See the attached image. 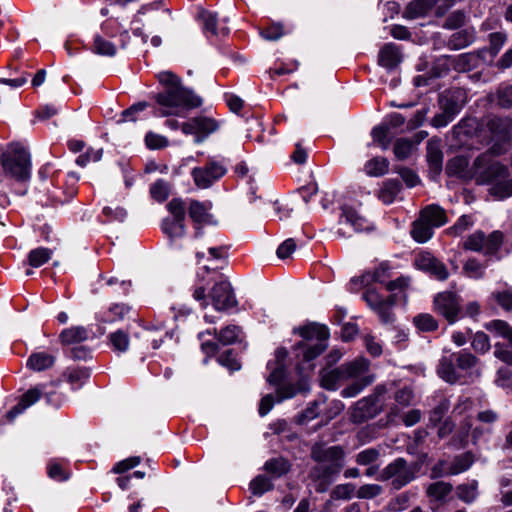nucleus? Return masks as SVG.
<instances>
[{"instance_id": "obj_14", "label": "nucleus", "mask_w": 512, "mask_h": 512, "mask_svg": "<svg viewBox=\"0 0 512 512\" xmlns=\"http://www.w3.org/2000/svg\"><path fill=\"white\" fill-rule=\"evenodd\" d=\"M218 129V123L210 117L197 116L182 123L181 130L186 135H194L195 142L201 143Z\"/></svg>"}, {"instance_id": "obj_13", "label": "nucleus", "mask_w": 512, "mask_h": 512, "mask_svg": "<svg viewBox=\"0 0 512 512\" xmlns=\"http://www.w3.org/2000/svg\"><path fill=\"white\" fill-rule=\"evenodd\" d=\"M226 171L223 163L209 160L205 166L192 169L191 176L198 188L206 189L223 177Z\"/></svg>"}, {"instance_id": "obj_33", "label": "nucleus", "mask_w": 512, "mask_h": 512, "mask_svg": "<svg viewBox=\"0 0 512 512\" xmlns=\"http://www.w3.org/2000/svg\"><path fill=\"white\" fill-rule=\"evenodd\" d=\"M433 233L434 228L425 221L422 216H419V218L413 222L411 236L416 242H427L433 236Z\"/></svg>"}, {"instance_id": "obj_63", "label": "nucleus", "mask_w": 512, "mask_h": 512, "mask_svg": "<svg viewBox=\"0 0 512 512\" xmlns=\"http://www.w3.org/2000/svg\"><path fill=\"white\" fill-rule=\"evenodd\" d=\"M383 492V487L378 484H364L356 491V497L359 499H373Z\"/></svg>"}, {"instance_id": "obj_62", "label": "nucleus", "mask_w": 512, "mask_h": 512, "mask_svg": "<svg viewBox=\"0 0 512 512\" xmlns=\"http://www.w3.org/2000/svg\"><path fill=\"white\" fill-rule=\"evenodd\" d=\"M148 107V103L146 102H138L133 104L131 107L125 109L121 113V118L118 120V123H124L127 121L135 122L137 120V115L144 111Z\"/></svg>"}, {"instance_id": "obj_51", "label": "nucleus", "mask_w": 512, "mask_h": 512, "mask_svg": "<svg viewBox=\"0 0 512 512\" xmlns=\"http://www.w3.org/2000/svg\"><path fill=\"white\" fill-rule=\"evenodd\" d=\"M450 408V403L447 399H442L430 412L428 418V426L435 427L443 421L445 414Z\"/></svg>"}, {"instance_id": "obj_35", "label": "nucleus", "mask_w": 512, "mask_h": 512, "mask_svg": "<svg viewBox=\"0 0 512 512\" xmlns=\"http://www.w3.org/2000/svg\"><path fill=\"white\" fill-rule=\"evenodd\" d=\"M64 375L73 389H79L89 379L91 373L86 367H76L68 368Z\"/></svg>"}, {"instance_id": "obj_17", "label": "nucleus", "mask_w": 512, "mask_h": 512, "mask_svg": "<svg viewBox=\"0 0 512 512\" xmlns=\"http://www.w3.org/2000/svg\"><path fill=\"white\" fill-rule=\"evenodd\" d=\"M209 296L217 311H226L238 304L232 286L230 282L226 280L215 283Z\"/></svg>"}, {"instance_id": "obj_12", "label": "nucleus", "mask_w": 512, "mask_h": 512, "mask_svg": "<svg viewBox=\"0 0 512 512\" xmlns=\"http://www.w3.org/2000/svg\"><path fill=\"white\" fill-rule=\"evenodd\" d=\"M434 310L443 316L449 324H454L461 318L459 297L451 291L440 292L434 297Z\"/></svg>"}, {"instance_id": "obj_15", "label": "nucleus", "mask_w": 512, "mask_h": 512, "mask_svg": "<svg viewBox=\"0 0 512 512\" xmlns=\"http://www.w3.org/2000/svg\"><path fill=\"white\" fill-rule=\"evenodd\" d=\"M47 383H39L26 390L19 398L17 404L5 415L8 422H13L17 416L24 413L29 407L36 404L45 393Z\"/></svg>"}, {"instance_id": "obj_42", "label": "nucleus", "mask_w": 512, "mask_h": 512, "mask_svg": "<svg viewBox=\"0 0 512 512\" xmlns=\"http://www.w3.org/2000/svg\"><path fill=\"white\" fill-rule=\"evenodd\" d=\"M241 328L237 325H228L221 329L218 333L215 331L218 342L222 345H231L239 340Z\"/></svg>"}, {"instance_id": "obj_18", "label": "nucleus", "mask_w": 512, "mask_h": 512, "mask_svg": "<svg viewBox=\"0 0 512 512\" xmlns=\"http://www.w3.org/2000/svg\"><path fill=\"white\" fill-rule=\"evenodd\" d=\"M350 225L355 232L367 231L370 229V223L357 209L349 205L341 207L339 225Z\"/></svg>"}, {"instance_id": "obj_59", "label": "nucleus", "mask_w": 512, "mask_h": 512, "mask_svg": "<svg viewBox=\"0 0 512 512\" xmlns=\"http://www.w3.org/2000/svg\"><path fill=\"white\" fill-rule=\"evenodd\" d=\"M380 457V449L377 448H367L363 451H360L356 457L355 461L358 465L368 466L370 464L375 463Z\"/></svg>"}, {"instance_id": "obj_29", "label": "nucleus", "mask_w": 512, "mask_h": 512, "mask_svg": "<svg viewBox=\"0 0 512 512\" xmlns=\"http://www.w3.org/2000/svg\"><path fill=\"white\" fill-rule=\"evenodd\" d=\"M456 496L460 501L466 504L474 503L479 497L478 481L473 479L466 483L459 484L456 487Z\"/></svg>"}, {"instance_id": "obj_1", "label": "nucleus", "mask_w": 512, "mask_h": 512, "mask_svg": "<svg viewBox=\"0 0 512 512\" xmlns=\"http://www.w3.org/2000/svg\"><path fill=\"white\" fill-rule=\"evenodd\" d=\"M502 148L494 144L489 150L481 153L469 166L465 156H455L446 164V174L464 181L475 180L478 185H490L489 193L505 199L512 196V178L506 165L494 160L495 155L502 154Z\"/></svg>"}, {"instance_id": "obj_50", "label": "nucleus", "mask_w": 512, "mask_h": 512, "mask_svg": "<svg viewBox=\"0 0 512 512\" xmlns=\"http://www.w3.org/2000/svg\"><path fill=\"white\" fill-rule=\"evenodd\" d=\"M388 168V160L382 157H375L365 164V170L370 176H382L388 172Z\"/></svg>"}, {"instance_id": "obj_10", "label": "nucleus", "mask_w": 512, "mask_h": 512, "mask_svg": "<svg viewBox=\"0 0 512 512\" xmlns=\"http://www.w3.org/2000/svg\"><path fill=\"white\" fill-rule=\"evenodd\" d=\"M166 207L170 216L163 219L161 228L163 233L173 242L186 234V206L182 199L173 198L167 203Z\"/></svg>"}, {"instance_id": "obj_37", "label": "nucleus", "mask_w": 512, "mask_h": 512, "mask_svg": "<svg viewBox=\"0 0 512 512\" xmlns=\"http://www.w3.org/2000/svg\"><path fill=\"white\" fill-rule=\"evenodd\" d=\"M485 328L495 335L507 340L509 345L512 347V326L508 322L495 319L486 323Z\"/></svg>"}, {"instance_id": "obj_53", "label": "nucleus", "mask_w": 512, "mask_h": 512, "mask_svg": "<svg viewBox=\"0 0 512 512\" xmlns=\"http://www.w3.org/2000/svg\"><path fill=\"white\" fill-rule=\"evenodd\" d=\"M413 140L407 138H399L395 141L394 144V154L398 160L407 159L414 149Z\"/></svg>"}, {"instance_id": "obj_56", "label": "nucleus", "mask_w": 512, "mask_h": 512, "mask_svg": "<svg viewBox=\"0 0 512 512\" xmlns=\"http://www.w3.org/2000/svg\"><path fill=\"white\" fill-rule=\"evenodd\" d=\"M57 385L58 382L56 381H52L49 384L47 383V388H45V393L43 394L46 403L55 408H59L64 402V395L52 389Z\"/></svg>"}, {"instance_id": "obj_44", "label": "nucleus", "mask_w": 512, "mask_h": 512, "mask_svg": "<svg viewBox=\"0 0 512 512\" xmlns=\"http://www.w3.org/2000/svg\"><path fill=\"white\" fill-rule=\"evenodd\" d=\"M109 341L114 351L124 353L129 348V333L122 329H119L109 335Z\"/></svg>"}, {"instance_id": "obj_16", "label": "nucleus", "mask_w": 512, "mask_h": 512, "mask_svg": "<svg viewBox=\"0 0 512 512\" xmlns=\"http://www.w3.org/2000/svg\"><path fill=\"white\" fill-rule=\"evenodd\" d=\"M414 265L417 269L428 273L438 281H445L450 275L446 265L429 252L417 254Z\"/></svg>"}, {"instance_id": "obj_64", "label": "nucleus", "mask_w": 512, "mask_h": 512, "mask_svg": "<svg viewBox=\"0 0 512 512\" xmlns=\"http://www.w3.org/2000/svg\"><path fill=\"white\" fill-rule=\"evenodd\" d=\"M507 41V34L505 32H494L489 34V52L491 55L496 56L502 49Z\"/></svg>"}, {"instance_id": "obj_60", "label": "nucleus", "mask_w": 512, "mask_h": 512, "mask_svg": "<svg viewBox=\"0 0 512 512\" xmlns=\"http://www.w3.org/2000/svg\"><path fill=\"white\" fill-rule=\"evenodd\" d=\"M151 197L163 202L169 196V185L166 181L159 179L150 186Z\"/></svg>"}, {"instance_id": "obj_26", "label": "nucleus", "mask_w": 512, "mask_h": 512, "mask_svg": "<svg viewBox=\"0 0 512 512\" xmlns=\"http://www.w3.org/2000/svg\"><path fill=\"white\" fill-rule=\"evenodd\" d=\"M342 365H343L347 380H349V379L358 380V379H361L362 377L370 376L368 374L370 362L363 357L356 358L353 361L344 363Z\"/></svg>"}, {"instance_id": "obj_9", "label": "nucleus", "mask_w": 512, "mask_h": 512, "mask_svg": "<svg viewBox=\"0 0 512 512\" xmlns=\"http://www.w3.org/2000/svg\"><path fill=\"white\" fill-rule=\"evenodd\" d=\"M438 104L441 112L432 118V125L441 128L451 123L462 110L463 93L460 90H446L440 94Z\"/></svg>"}, {"instance_id": "obj_30", "label": "nucleus", "mask_w": 512, "mask_h": 512, "mask_svg": "<svg viewBox=\"0 0 512 512\" xmlns=\"http://www.w3.org/2000/svg\"><path fill=\"white\" fill-rule=\"evenodd\" d=\"M59 339L63 345L78 344L88 339V331L83 326H73L64 329L60 333Z\"/></svg>"}, {"instance_id": "obj_38", "label": "nucleus", "mask_w": 512, "mask_h": 512, "mask_svg": "<svg viewBox=\"0 0 512 512\" xmlns=\"http://www.w3.org/2000/svg\"><path fill=\"white\" fill-rule=\"evenodd\" d=\"M474 463V456L471 452H465L454 457L449 470V475H458L467 471Z\"/></svg>"}, {"instance_id": "obj_28", "label": "nucleus", "mask_w": 512, "mask_h": 512, "mask_svg": "<svg viewBox=\"0 0 512 512\" xmlns=\"http://www.w3.org/2000/svg\"><path fill=\"white\" fill-rule=\"evenodd\" d=\"M291 463L284 457H275L267 460L263 469L270 475L272 479L280 478L291 470Z\"/></svg>"}, {"instance_id": "obj_4", "label": "nucleus", "mask_w": 512, "mask_h": 512, "mask_svg": "<svg viewBox=\"0 0 512 512\" xmlns=\"http://www.w3.org/2000/svg\"><path fill=\"white\" fill-rule=\"evenodd\" d=\"M156 102L160 108L155 114L160 117L178 115L180 108L192 109L202 105L201 97L182 84L158 93L156 95Z\"/></svg>"}, {"instance_id": "obj_31", "label": "nucleus", "mask_w": 512, "mask_h": 512, "mask_svg": "<svg viewBox=\"0 0 512 512\" xmlns=\"http://www.w3.org/2000/svg\"><path fill=\"white\" fill-rule=\"evenodd\" d=\"M402 189V184L398 179H388L383 182L379 192L378 198L384 204H391L396 199L397 195Z\"/></svg>"}, {"instance_id": "obj_6", "label": "nucleus", "mask_w": 512, "mask_h": 512, "mask_svg": "<svg viewBox=\"0 0 512 512\" xmlns=\"http://www.w3.org/2000/svg\"><path fill=\"white\" fill-rule=\"evenodd\" d=\"M479 359L466 349L442 355L437 373L444 381L454 384L462 382V373L469 372L477 366Z\"/></svg>"}, {"instance_id": "obj_19", "label": "nucleus", "mask_w": 512, "mask_h": 512, "mask_svg": "<svg viewBox=\"0 0 512 512\" xmlns=\"http://www.w3.org/2000/svg\"><path fill=\"white\" fill-rule=\"evenodd\" d=\"M320 384L326 390L335 391L347 380L343 365L334 369L324 368L319 373Z\"/></svg>"}, {"instance_id": "obj_47", "label": "nucleus", "mask_w": 512, "mask_h": 512, "mask_svg": "<svg viewBox=\"0 0 512 512\" xmlns=\"http://www.w3.org/2000/svg\"><path fill=\"white\" fill-rule=\"evenodd\" d=\"M416 328L422 332H433L439 327L438 321L428 313H421L413 318Z\"/></svg>"}, {"instance_id": "obj_46", "label": "nucleus", "mask_w": 512, "mask_h": 512, "mask_svg": "<svg viewBox=\"0 0 512 512\" xmlns=\"http://www.w3.org/2000/svg\"><path fill=\"white\" fill-rule=\"evenodd\" d=\"M251 492L256 496H262L264 493L272 490L274 484L272 478L265 475H257L249 485Z\"/></svg>"}, {"instance_id": "obj_34", "label": "nucleus", "mask_w": 512, "mask_h": 512, "mask_svg": "<svg viewBox=\"0 0 512 512\" xmlns=\"http://www.w3.org/2000/svg\"><path fill=\"white\" fill-rule=\"evenodd\" d=\"M453 491V486L449 482L436 481L428 485L426 489L427 496L437 502H444Z\"/></svg>"}, {"instance_id": "obj_58", "label": "nucleus", "mask_w": 512, "mask_h": 512, "mask_svg": "<svg viewBox=\"0 0 512 512\" xmlns=\"http://www.w3.org/2000/svg\"><path fill=\"white\" fill-rule=\"evenodd\" d=\"M267 369L270 370V374L267 377V381L273 385H279L286 375L285 365L283 363H267Z\"/></svg>"}, {"instance_id": "obj_8", "label": "nucleus", "mask_w": 512, "mask_h": 512, "mask_svg": "<svg viewBox=\"0 0 512 512\" xmlns=\"http://www.w3.org/2000/svg\"><path fill=\"white\" fill-rule=\"evenodd\" d=\"M416 466L408 464L407 460L398 457L385 466L379 476L380 481H390L394 490H400L416 478Z\"/></svg>"}, {"instance_id": "obj_49", "label": "nucleus", "mask_w": 512, "mask_h": 512, "mask_svg": "<svg viewBox=\"0 0 512 512\" xmlns=\"http://www.w3.org/2000/svg\"><path fill=\"white\" fill-rule=\"evenodd\" d=\"M374 381L373 376H365L361 379L355 380L350 385L341 391L344 398H351L357 396L365 387L369 386Z\"/></svg>"}, {"instance_id": "obj_36", "label": "nucleus", "mask_w": 512, "mask_h": 512, "mask_svg": "<svg viewBox=\"0 0 512 512\" xmlns=\"http://www.w3.org/2000/svg\"><path fill=\"white\" fill-rule=\"evenodd\" d=\"M130 312V307L126 304H113L107 311L103 312L100 321L103 323H114L124 320Z\"/></svg>"}, {"instance_id": "obj_20", "label": "nucleus", "mask_w": 512, "mask_h": 512, "mask_svg": "<svg viewBox=\"0 0 512 512\" xmlns=\"http://www.w3.org/2000/svg\"><path fill=\"white\" fill-rule=\"evenodd\" d=\"M427 162L429 165V171L433 174V177H437L443 168V152L440 147L438 140H429L427 142Z\"/></svg>"}, {"instance_id": "obj_21", "label": "nucleus", "mask_w": 512, "mask_h": 512, "mask_svg": "<svg viewBox=\"0 0 512 512\" xmlns=\"http://www.w3.org/2000/svg\"><path fill=\"white\" fill-rule=\"evenodd\" d=\"M401 62L399 47L394 43H386L379 51L378 63L386 69H394Z\"/></svg>"}, {"instance_id": "obj_27", "label": "nucleus", "mask_w": 512, "mask_h": 512, "mask_svg": "<svg viewBox=\"0 0 512 512\" xmlns=\"http://www.w3.org/2000/svg\"><path fill=\"white\" fill-rule=\"evenodd\" d=\"M475 38V30L473 28H465L454 32L450 36L447 45L452 50H460L471 45Z\"/></svg>"}, {"instance_id": "obj_11", "label": "nucleus", "mask_w": 512, "mask_h": 512, "mask_svg": "<svg viewBox=\"0 0 512 512\" xmlns=\"http://www.w3.org/2000/svg\"><path fill=\"white\" fill-rule=\"evenodd\" d=\"M363 300L378 315L383 324H391L395 321V314L392 309L397 302V295L392 293L389 296H382L374 289H368L362 294Z\"/></svg>"}, {"instance_id": "obj_40", "label": "nucleus", "mask_w": 512, "mask_h": 512, "mask_svg": "<svg viewBox=\"0 0 512 512\" xmlns=\"http://www.w3.org/2000/svg\"><path fill=\"white\" fill-rule=\"evenodd\" d=\"M390 277V266L388 263H381L372 273H366L362 277V282L366 284L380 283L385 285Z\"/></svg>"}, {"instance_id": "obj_24", "label": "nucleus", "mask_w": 512, "mask_h": 512, "mask_svg": "<svg viewBox=\"0 0 512 512\" xmlns=\"http://www.w3.org/2000/svg\"><path fill=\"white\" fill-rule=\"evenodd\" d=\"M211 207L212 204L209 201L200 202L198 200H191L188 207L189 217L197 225L208 224L211 218L209 214Z\"/></svg>"}, {"instance_id": "obj_39", "label": "nucleus", "mask_w": 512, "mask_h": 512, "mask_svg": "<svg viewBox=\"0 0 512 512\" xmlns=\"http://www.w3.org/2000/svg\"><path fill=\"white\" fill-rule=\"evenodd\" d=\"M453 68L458 72H466L474 69L477 64V57L473 53H463L456 57H448Z\"/></svg>"}, {"instance_id": "obj_3", "label": "nucleus", "mask_w": 512, "mask_h": 512, "mask_svg": "<svg viewBox=\"0 0 512 512\" xmlns=\"http://www.w3.org/2000/svg\"><path fill=\"white\" fill-rule=\"evenodd\" d=\"M302 340L294 346L295 357L302 363H308L316 359L328 347L330 336L327 326L311 323L295 329Z\"/></svg>"}, {"instance_id": "obj_23", "label": "nucleus", "mask_w": 512, "mask_h": 512, "mask_svg": "<svg viewBox=\"0 0 512 512\" xmlns=\"http://www.w3.org/2000/svg\"><path fill=\"white\" fill-rule=\"evenodd\" d=\"M56 356L44 351L33 352L27 359L26 367L34 372H42L54 366Z\"/></svg>"}, {"instance_id": "obj_55", "label": "nucleus", "mask_w": 512, "mask_h": 512, "mask_svg": "<svg viewBox=\"0 0 512 512\" xmlns=\"http://www.w3.org/2000/svg\"><path fill=\"white\" fill-rule=\"evenodd\" d=\"M471 338V346L476 353L485 354L490 350V339L486 333L478 331L475 334L472 333Z\"/></svg>"}, {"instance_id": "obj_2", "label": "nucleus", "mask_w": 512, "mask_h": 512, "mask_svg": "<svg viewBox=\"0 0 512 512\" xmlns=\"http://www.w3.org/2000/svg\"><path fill=\"white\" fill-rule=\"evenodd\" d=\"M310 457L317 465L310 469L309 477L317 483V492H325L344 468L346 453L340 445L316 442L311 447Z\"/></svg>"}, {"instance_id": "obj_41", "label": "nucleus", "mask_w": 512, "mask_h": 512, "mask_svg": "<svg viewBox=\"0 0 512 512\" xmlns=\"http://www.w3.org/2000/svg\"><path fill=\"white\" fill-rule=\"evenodd\" d=\"M92 51L101 56L113 57L116 55L117 48L111 41L104 39L102 35L96 34L93 40Z\"/></svg>"}, {"instance_id": "obj_22", "label": "nucleus", "mask_w": 512, "mask_h": 512, "mask_svg": "<svg viewBox=\"0 0 512 512\" xmlns=\"http://www.w3.org/2000/svg\"><path fill=\"white\" fill-rule=\"evenodd\" d=\"M438 0H412L406 6L403 17L406 19H418L428 15Z\"/></svg>"}, {"instance_id": "obj_5", "label": "nucleus", "mask_w": 512, "mask_h": 512, "mask_svg": "<svg viewBox=\"0 0 512 512\" xmlns=\"http://www.w3.org/2000/svg\"><path fill=\"white\" fill-rule=\"evenodd\" d=\"M0 168L3 173L19 182L29 180L31 174L30 155L19 143L0 149Z\"/></svg>"}, {"instance_id": "obj_61", "label": "nucleus", "mask_w": 512, "mask_h": 512, "mask_svg": "<svg viewBox=\"0 0 512 512\" xmlns=\"http://www.w3.org/2000/svg\"><path fill=\"white\" fill-rule=\"evenodd\" d=\"M356 487L352 483L339 484L331 492V497L335 500L351 499L355 493Z\"/></svg>"}, {"instance_id": "obj_32", "label": "nucleus", "mask_w": 512, "mask_h": 512, "mask_svg": "<svg viewBox=\"0 0 512 512\" xmlns=\"http://www.w3.org/2000/svg\"><path fill=\"white\" fill-rule=\"evenodd\" d=\"M202 20L204 33L207 35L210 33L212 36H226L230 30L228 27H222L220 30L217 28V17L216 14L210 11H202L199 14Z\"/></svg>"}, {"instance_id": "obj_25", "label": "nucleus", "mask_w": 512, "mask_h": 512, "mask_svg": "<svg viewBox=\"0 0 512 512\" xmlns=\"http://www.w3.org/2000/svg\"><path fill=\"white\" fill-rule=\"evenodd\" d=\"M420 216L427 221L433 228H438L448 222L446 211L436 204H431L423 208Z\"/></svg>"}, {"instance_id": "obj_57", "label": "nucleus", "mask_w": 512, "mask_h": 512, "mask_svg": "<svg viewBox=\"0 0 512 512\" xmlns=\"http://www.w3.org/2000/svg\"><path fill=\"white\" fill-rule=\"evenodd\" d=\"M286 34V30L281 23L273 22L260 31V35L268 41H277Z\"/></svg>"}, {"instance_id": "obj_52", "label": "nucleus", "mask_w": 512, "mask_h": 512, "mask_svg": "<svg viewBox=\"0 0 512 512\" xmlns=\"http://www.w3.org/2000/svg\"><path fill=\"white\" fill-rule=\"evenodd\" d=\"M487 265L476 258H469L463 265L464 272L471 278L482 279L485 276Z\"/></svg>"}, {"instance_id": "obj_45", "label": "nucleus", "mask_w": 512, "mask_h": 512, "mask_svg": "<svg viewBox=\"0 0 512 512\" xmlns=\"http://www.w3.org/2000/svg\"><path fill=\"white\" fill-rule=\"evenodd\" d=\"M371 135L373 140L377 142L382 149L386 150L391 143L393 132L382 123L372 129Z\"/></svg>"}, {"instance_id": "obj_48", "label": "nucleus", "mask_w": 512, "mask_h": 512, "mask_svg": "<svg viewBox=\"0 0 512 512\" xmlns=\"http://www.w3.org/2000/svg\"><path fill=\"white\" fill-rule=\"evenodd\" d=\"M495 101L498 106L504 109L512 108V85L502 83L498 86L495 93Z\"/></svg>"}, {"instance_id": "obj_7", "label": "nucleus", "mask_w": 512, "mask_h": 512, "mask_svg": "<svg viewBox=\"0 0 512 512\" xmlns=\"http://www.w3.org/2000/svg\"><path fill=\"white\" fill-rule=\"evenodd\" d=\"M504 243V234L495 230L486 235L482 230H476L466 237L463 242V249L481 253L486 257L495 256Z\"/></svg>"}, {"instance_id": "obj_54", "label": "nucleus", "mask_w": 512, "mask_h": 512, "mask_svg": "<svg viewBox=\"0 0 512 512\" xmlns=\"http://www.w3.org/2000/svg\"><path fill=\"white\" fill-rule=\"evenodd\" d=\"M491 299H493L503 310L510 312L512 311V288H506L504 290H496L491 293Z\"/></svg>"}, {"instance_id": "obj_43", "label": "nucleus", "mask_w": 512, "mask_h": 512, "mask_svg": "<svg viewBox=\"0 0 512 512\" xmlns=\"http://www.w3.org/2000/svg\"><path fill=\"white\" fill-rule=\"evenodd\" d=\"M52 256V250L44 247L32 249L28 254V264L34 268L41 267L47 263Z\"/></svg>"}]
</instances>
